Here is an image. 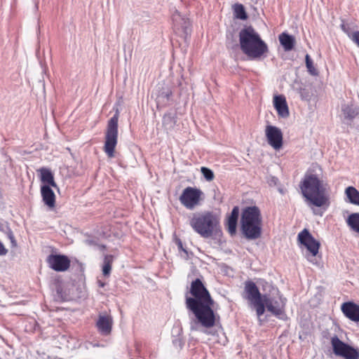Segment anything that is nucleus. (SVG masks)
I'll list each match as a JSON object with an SVG mask.
<instances>
[{
  "instance_id": "nucleus-21",
  "label": "nucleus",
  "mask_w": 359,
  "mask_h": 359,
  "mask_svg": "<svg viewBox=\"0 0 359 359\" xmlns=\"http://www.w3.org/2000/svg\"><path fill=\"white\" fill-rule=\"evenodd\" d=\"M280 43L285 51H290L293 49L295 45V39L293 36L283 32L278 36Z\"/></svg>"
},
{
  "instance_id": "nucleus-22",
  "label": "nucleus",
  "mask_w": 359,
  "mask_h": 359,
  "mask_svg": "<svg viewBox=\"0 0 359 359\" xmlns=\"http://www.w3.org/2000/svg\"><path fill=\"white\" fill-rule=\"evenodd\" d=\"M345 194L348 202L359 205V191L353 187H348L345 189Z\"/></svg>"
},
{
  "instance_id": "nucleus-5",
  "label": "nucleus",
  "mask_w": 359,
  "mask_h": 359,
  "mask_svg": "<svg viewBox=\"0 0 359 359\" xmlns=\"http://www.w3.org/2000/svg\"><path fill=\"white\" fill-rule=\"evenodd\" d=\"M241 230L248 240H255L262 235V218L257 206L245 208L241 212Z\"/></svg>"
},
{
  "instance_id": "nucleus-31",
  "label": "nucleus",
  "mask_w": 359,
  "mask_h": 359,
  "mask_svg": "<svg viewBox=\"0 0 359 359\" xmlns=\"http://www.w3.org/2000/svg\"><path fill=\"white\" fill-rule=\"evenodd\" d=\"M201 173L203 175L204 178L207 181L210 182V181L213 180L215 175H214L213 172L210 169H209L206 167H202L201 168Z\"/></svg>"
},
{
  "instance_id": "nucleus-4",
  "label": "nucleus",
  "mask_w": 359,
  "mask_h": 359,
  "mask_svg": "<svg viewBox=\"0 0 359 359\" xmlns=\"http://www.w3.org/2000/svg\"><path fill=\"white\" fill-rule=\"evenodd\" d=\"M220 216L213 211L194 212L189 219L193 230L203 238H210L215 233L219 226Z\"/></svg>"
},
{
  "instance_id": "nucleus-7",
  "label": "nucleus",
  "mask_w": 359,
  "mask_h": 359,
  "mask_svg": "<svg viewBox=\"0 0 359 359\" xmlns=\"http://www.w3.org/2000/svg\"><path fill=\"white\" fill-rule=\"evenodd\" d=\"M118 112L109 119L105 134L104 151L109 158L114 156V150L118 140Z\"/></svg>"
},
{
  "instance_id": "nucleus-14",
  "label": "nucleus",
  "mask_w": 359,
  "mask_h": 359,
  "mask_svg": "<svg viewBox=\"0 0 359 359\" xmlns=\"http://www.w3.org/2000/svg\"><path fill=\"white\" fill-rule=\"evenodd\" d=\"M49 266L56 271H65L70 266V260L65 255H50L47 257Z\"/></svg>"
},
{
  "instance_id": "nucleus-33",
  "label": "nucleus",
  "mask_w": 359,
  "mask_h": 359,
  "mask_svg": "<svg viewBox=\"0 0 359 359\" xmlns=\"http://www.w3.org/2000/svg\"><path fill=\"white\" fill-rule=\"evenodd\" d=\"M8 238H9V240L11 241V243L12 244V246L13 247H15L17 245V243H16V241L15 239V237H14V235H13V231H11V229L9 228L6 231V233Z\"/></svg>"
},
{
  "instance_id": "nucleus-9",
  "label": "nucleus",
  "mask_w": 359,
  "mask_h": 359,
  "mask_svg": "<svg viewBox=\"0 0 359 359\" xmlns=\"http://www.w3.org/2000/svg\"><path fill=\"white\" fill-rule=\"evenodd\" d=\"M263 302L264 309H266L268 311L280 319L284 318L286 299L278 292L273 297L269 294H264Z\"/></svg>"
},
{
  "instance_id": "nucleus-28",
  "label": "nucleus",
  "mask_w": 359,
  "mask_h": 359,
  "mask_svg": "<svg viewBox=\"0 0 359 359\" xmlns=\"http://www.w3.org/2000/svg\"><path fill=\"white\" fill-rule=\"evenodd\" d=\"M341 29L342 31L346 33L348 36L349 37L350 35L352 34V31L356 27V25L354 23L352 22H346L344 20H342V22L340 25Z\"/></svg>"
},
{
  "instance_id": "nucleus-13",
  "label": "nucleus",
  "mask_w": 359,
  "mask_h": 359,
  "mask_svg": "<svg viewBox=\"0 0 359 359\" xmlns=\"http://www.w3.org/2000/svg\"><path fill=\"white\" fill-rule=\"evenodd\" d=\"M114 323L111 315L108 312H102L99 313L96 327L100 334L104 336L110 334Z\"/></svg>"
},
{
  "instance_id": "nucleus-1",
  "label": "nucleus",
  "mask_w": 359,
  "mask_h": 359,
  "mask_svg": "<svg viewBox=\"0 0 359 359\" xmlns=\"http://www.w3.org/2000/svg\"><path fill=\"white\" fill-rule=\"evenodd\" d=\"M192 297H186V306L195 316L197 322L205 328L215 325V315L212 309L214 302L202 281L196 278L190 287Z\"/></svg>"
},
{
  "instance_id": "nucleus-6",
  "label": "nucleus",
  "mask_w": 359,
  "mask_h": 359,
  "mask_svg": "<svg viewBox=\"0 0 359 359\" xmlns=\"http://www.w3.org/2000/svg\"><path fill=\"white\" fill-rule=\"evenodd\" d=\"M243 297L247 299L255 310L258 318L264 313L263 295L261 294L257 286L252 281L245 283Z\"/></svg>"
},
{
  "instance_id": "nucleus-37",
  "label": "nucleus",
  "mask_w": 359,
  "mask_h": 359,
  "mask_svg": "<svg viewBox=\"0 0 359 359\" xmlns=\"http://www.w3.org/2000/svg\"><path fill=\"white\" fill-rule=\"evenodd\" d=\"M277 181H278V179L276 177H271L270 184L273 183L274 184H276Z\"/></svg>"
},
{
  "instance_id": "nucleus-30",
  "label": "nucleus",
  "mask_w": 359,
  "mask_h": 359,
  "mask_svg": "<svg viewBox=\"0 0 359 359\" xmlns=\"http://www.w3.org/2000/svg\"><path fill=\"white\" fill-rule=\"evenodd\" d=\"M305 60H306V67L308 69L309 72L311 75H317L318 74V71L314 67L313 61H312V60L311 59L310 56L308 54L306 55Z\"/></svg>"
},
{
  "instance_id": "nucleus-16",
  "label": "nucleus",
  "mask_w": 359,
  "mask_h": 359,
  "mask_svg": "<svg viewBox=\"0 0 359 359\" xmlns=\"http://www.w3.org/2000/svg\"><path fill=\"white\" fill-rule=\"evenodd\" d=\"M341 311L344 316L354 322H359V305L351 302H345L341 305Z\"/></svg>"
},
{
  "instance_id": "nucleus-35",
  "label": "nucleus",
  "mask_w": 359,
  "mask_h": 359,
  "mask_svg": "<svg viewBox=\"0 0 359 359\" xmlns=\"http://www.w3.org/2000/svg\"><path fill=\"white\" fill-rule=\"evenodd\" d=\"M8 250L4 247V244L0 241V255H6Z\"/></svg>"
},
{
  "instance_id": "nucleus-36",
  "label": "nucleus",
  "mask_w": 359,
  "mask_h": 359,
  "mask_svg": "<svg viewBox=\"0 0 359 359\" xmlns=\"http://www.w3.org/2000/svg\"><path fill=\"white\" fill-rule=\"evenodd\" d=\"M9 229V226L7 224L3 223L0 222V231L6 233V231Z\"/></svg>"
},
{
  "instance_id": "nucleus-27",
  "label": "nucleus",
  "mask_w": 359,
  "mask_h": 359,
  "mask_svg": "<svg viewBox=\"0 0 359 359\" xmlns=\"http://www.w3.org/2000/svg\"><path fill=\"white\" fill-rule=\"evenodd\" d=\"M184 18V16H182L177 11H175L172 15V20L173 22V27L175 30L180 31V25H181V22Z\"/></svg>"
},
{
  "instance_id": "nucleus-19",
  "label": "nucleus",
  "mask_w": 359,
  "mask_h": 359,
  "mask_svg": "<svg viewBox=\"0 0 359 359\" xmlns=\"http://www.w3.org/2000/svg\"><path fill=\"white\" fill-rule=\"evenodd\" d=\"M239 215V208L238 206L233 207L230 215L227 218L226 226L229 233L231 235H234L236 232V226L238 218Z\"/></svg>"
},
{
  "instance_id": "nucleus-20",
  "label": "nucleus",
  "mask_w": 359,
  "mask_h": 359,
  "mask_svg": "<svg viewBox=\"0 0 359 359\" xmlns=\"http://www.w3.org/2000/svg\"><path fill=\"white\" fill-rule=\"evenodd\" d=\"M40 173V179L43 185H48L56 188L57 184L54 180V177L50 169L46 168H41L38 170Z\"/></svg>"
},
{
  "instance_id": "nucleus-18",
  "label": "nucleus",
  "mask_w": 359,
  "mask_h": 359,
  "mask_svg": "<svg viewBox=\"0 0 359 359\" xmlns=\"http://www.w3.org/2000/svg\"><path fill=\"white\" fill-rule=\"evenodd\" d=\"M41 194L43 203L50 208L55 207V195L48 185H42L41 187Z\"/></svg>"
},
{
  "instance_id": "nucleus-2",
  "label": "nucleus",
  "mask_w": 359,
  "mask_h": 359,
  "mask_svg": "<svg viewBox=\"0 0 359 359\" xmlns=\"http://www.w3.org/2000/svg\"><path fill=\"white\" fill-rule=\"evenodd\" d=\"M327 184L324 183L316 174L306 172L299 187L306 203L313 208V206L322 208L324 210L330 205V198L327 189ZM314 214H317L312 209Z\"/></svg>"
},
{
  "instance_id": "nucleus-29",
  "label": "nucleus",
  "mask_w": 359,
  "mask_h": 359,
  "mask_svg": "<svg viewBox=\"0 0 359 359\" xmlns=\"http://www.w3.org/2000/svg\"><path fill=\"white\" fill-rule=\"evenodd\" d=\"M235 15L237 18L241 20H245L247 18V15L245 11L244 7L241 5H236L234 8Z\"/></svg>"
},
{
  "instance_id": "nucleus-26",
  "label": "nucleus",
  "mask_w": 359,
  "mask_h": 359,
  "mask_svg": "<svg viewBox=\"0 0 359 359\" xmlns=\"http://www.w3.org/2000/svg\"><path fill=\"white\" fill-rule=\"evenodd\" d=\"M342 112L344 117L348 119H353L358 114V112L355 109L346 104L342 107Z\"/></svg>"
},
{
  "instance_id": "nucleus-11",
  "label": "nucleus",
  "mask_w": 359,
  "mask_h": 359,
  "mask_svg": "<svg viewBox=\"0 0 359 359\" xmlns=\"http://www.w3.org/2000/svg\"><path fill=\"white\" fill-rule=\"evenodd\" d=\"M298 241L304 245L310 255H306L307 259L314 263L313 258L318 253L320 243L316 241L309 231L304 229L298 234Z\"/></svg>"
},
{
  "instance_id": "nucleus-23",
  "label": "nucleus",
  "mask_w": 359,
  "mask_h": 359,
  "mask_svg": "<svg viewBox=\"0 0 359 359\" xmlns=\"http://www.w3.org/2000/svg\"><path fill=\"white\" fill-rule=\"evenodd\" d=\"M346 223L353 231L359 233V213L351 214L346 219Z\"/></svg>"
},
{
  "instance_id": "nucleus-17",
  "label": "nucleus",
  "mask_w": 359,
  "mask_h": 359,
  "mask_svg": "<svg viewBox=\"0 0 359 359\" xmlns=\"http://www.w3.org/2000/svg\"><path fill=\"white\" fill-rule=\"evenodd\" d=\"M273 105L279 116L287 118L289 116V109L283 95H276L273 97Z\"/></svg>"
},
{
  "instance_id": "nucleus-12",
  "label": "nucleus",
  "mask_w": 359,
  "mask_h": 359,
  "mask_svg": "<svg viewBox=\"0 0 359 359\" xmlns=\"http://www.w3.org/2000/svg\"><path fill=\"white\" fill-rule=\"evenodd\" d=\"M265 135L268 144L275 150H279L283 147V133L279 128L267 126L265 128Z\"/></svg>"
},
{
  "instance_id": "nucleus-15",
  "label": "nucleus",
  "mask_w": 359,
  "mask_h": 359,
  "mask_svg": "<svg viewBox=\"0 0 359 359\" xmlns=\"http://www.w3.org/2000/svg\"><path fill=\"white\" fill-rule=\"evenodd\" d=\"M172 92L169 86L161 84L158 85L155 92L157 105H165L170 100Z\"/></svg>"
},
{
  "instance_id": "nucleus-32",
  "label": "nucleus",
  "mask_w": 359,
  "mask_h": 359,
  "mask_svg": "<svg viewBox=\"0 0 359 359\" xmlns=\"http://www.w3.org/2000/svg\"><path fill=\"white\" fill-rule=\"evenodd\" d=\"M182 29L184 34H188L190 31V22L188 18H183V20L181 22V25H180V30Z\"/></svg>"
},
{
  "instance_id": "nucleus-8",
  "label": "nucleus",
  "mask_w": 359,
  "mask_h": 359,
  "mask_svg": "<svg viewBox=\"0 0 359 359\" xmlns=\"http://www.w3.org/2000/svg\"><path fill=\"white\" fill-rule=\"evenodd\" d=\"M330 343L336 356L343 359H359V351L340 340L337 335L331 337Z\"/></svg>"
},
{
  "instance_id": "nucleus-24",
  "label": "nucleus",
  "mask_w": 359,
  "mask_h": 359,
  "mask_svg": "<svg viewBox=\"0 0 359 359\" xmlns=\"http://www.w3.org/2000/svg\"><path fill=\"white\" fill-rule=\"evenodd\" d=\"M113 257L111 255H106L104 259V264L102 266L103 275L107 276L110 274L111 269V262Z\"/></svg>"
},
{
  "instance_id": "nucleus-10",
  "label": "nucleus",
  "mask_w": 359,
  "mask_h": 359,
  "mask_svg": "<svg viewBox=\"0 0 359 359\" xmlns=\"http://www.w3.org/2000/svg\"><path fill=\"white\" fill-rule=\"evenodd\" d=\"M203 191L196 187L185 188L180 196V201L188 210H194L203 199Z\"/></svg>"
},
{
  "instance_id": "nucleus-38",
  "label": "nucleus",
  "mask_w": 359,
  "mask_h": 359,
  "mask_svg": "<svg viewBox=\"0 0 359 359\" xmlns=\"http://www.w3.org/2000/svg\"><path fill=\"white\" fill-rule=\"evenodd\" d=\"M191 330H198L197 325L196 323L194 325H191Z\"/></svg>"
},
{
  "instance_id": "nucleus-34",
  "label": "nucleus",
  "mask_w": 359,
  "mask_h": 359,
  "mask_svg": "<svg viewBox=\"0 0 359 359\" xmlns=\"http://www.w3.org/2000/svg\"><path fill=\"white\" fill-rule=\"evenodd\" d=\"M349 38L359 47V31L353 32Z\"/></svg>"
},
{
  "instance_id": "nucleus-3",
  "label": "nucleus",
  "mask_w": 359,
  "mask_h": 359,
  "mask_svg": "<svg viewBox=\"0 0 359 359\" xmlns=\"http://www.w3.org/2000/svg\"><path fill=\"white\" fill-rule=\"evenodd\" d=\"M239 41L241 50L250 59L260 58L269 50L266 43L251 27L241 30Z\"/></svg>"
},
{
  "instance_id": "nucleus-25",
  "label": "nucleus",
  "mask_w": 359,
  "mask_h": 359,
  "mask_svg": "<svg viewBox=\"0 0 359 359\" xmlns=\"http://www.w3.org/2000/svg\"><path fill=\"white\" fill-rule=\"evenodd\" d=\"M176 120L175 116L171 114H166L163 117V125L167 129H172L175 125Z\"/></svg>"
}]
</instances>
